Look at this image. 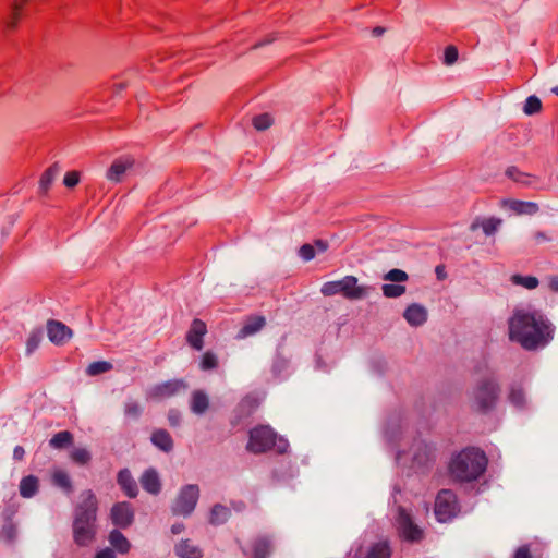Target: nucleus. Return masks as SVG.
Wrapping results in <instances>:
<instances>
[{
    "mask_svg": "<svg viewBox=\"0 0 558 558\" xmlns=\"http://www.w3.org/2000/svg\"><path fill=\"white\" fill-rule=\"evenodd\" d=\"M509 339L526 351L548 345L555 335V326L539 311L517 310L509 318Z\"/></svg>",
    "mask_w": 558,
    "mask_h": 558,
    "instance_id": "nucleus-1",
    "label": "nucleus"
},
{
    "mask_svg": "<svg viewBox=\"0 0 558 558\" xmlns=\"http://www.w3.org/2000/svg\"><path fill=\"white\" fill-rule=\"evenodd\" d=\"M78 499L73 513V542L78 547H88L96 539L98 501L90 489L82 492Z\"/></svg>",
    "mask_w": 558,
    "mask_h": 558,
    "instance_id": "nucleus-2",
    "label": "nucleus"
},
{
    "mask_svg": "<svg viewBox=\"0 0 558 558\" xmlns=\"http://www.w3.org/2000/svg\"><path fill=\"white\" fill-rule=\"evenodd\" d=\"M487 458L476 448H466L453 456L449 463L450 476L460 483L476 481L486 470Z\"/></svg>",
    "mask_w": 558,
    "mask_h": 558,
    "instance_id": "nucleus-3",
    "label": "nucleus"
},
{
    "mask_svg": "<svg viewBox=\"0 0 558 558\" xmlns=\"http://www.w3.org/2000/svg\"><path fill=\"white\" fill-rule=\"evenodd\" d=\"M500 384L494 375L480 377L468 392L470 409L478 414H487L495 410L500 397Z\"/></svg>",
    "mask_w": 558,
    "mask_h": 558,
    "instance_id": "nucleus-4",
    "label": "nucleus"
},
{
    "mask_svg": "<svg viewBox=\"0 0 558 558\" xmlns=\"http://www.w3.org/2000/svg\"><path fill=\"white\" fill-rule=\"evenodd\" d=\"M369 287L359 286L357 278L345 276L337 281H329L323 284L320 292L325 296L342 294L349 300H362L368 295Z\"/></svg>",
    "mask_w": 558,
    "mask_h": 558,
    "instance_id": "nucleus-5",
    "label": "nucleus"
},
{
    "mask_svg": "<svg viewBox=\"0 0 558 558\" xmlns=\"http://www.w3.org/2000/svg\"><path fill=\"white\" fill-rule=\"evenodd\" d=\"M199 498V488L196 484L184 485L172 501L171 511L174 515L189 517L195 509Z\"/></svg>",
    "mask_w": 558,
    "mask_h": 558,
    "instance_id": "nucleus-6",
    "label": "nucleus"
},
{
    "mask_svg": "<svg viewBox=\"0 0 558 558\" xmlns=\"http://www.w3.org/2000/svg\"><path fill=\"white\" fill-rule=\"evenodd\" d=\"M277 434L266 425H259L250 430L246 449L252 453H263L270 450L276 442Z\"/></svg>",
    "mask_w": 558,
    "mask_h": 558,
    "instance_id": "nucleus-7",
    "label": "nucleus"
},
{
    "mask_svg": "<svg viewBox=\"0 0 558 558\" xmlns=\"http://www.w3.org/2000/svg\"><path fill=\"white\" fill-rule=\"evenodd\" d=\"M412 466L417 470L427 469L436 457V448L434 444L427 442L425 439H415L411 446Z\"/></svg>",
    "mask_w": 558,
    "mask_h": 558,
    "instance_id": "nucleus-8",
    "label": "nucleus"
},
{
    "mask_svg": "<svg viewBox=\"0 0 558 558\" xmlns=\"http://www.w3.org/2000/svg\"><path fill=\"white\" fill-rule=\"evenodd\" d=\"M459 510L454 493L442 489L438 493L435 501V515L439 522H447L452 519Z\"/></svg>",
    "mask_w": 558,
    "mask_h": 558,
    "instance_id": "nucleus-9",
    "label": "nucleus"
},
{
    "mask_svg": "<svg viewBox=\"0 0 558 558\" xmlns=\"http://www.w3.org/2000/svg\"><path fill=\"white\" fill-rule=\"evenodd\" d=\"M47 336L53 344L63 345L73 337V331L65 324L49 319L47 322Z\"/></svg>",
    "mask_w": 558,
    "mask_h": 558,
    "instance_id": "nucleus-10",
    "label": "nucleus"
},
{
    "mask_svg": "<svg viewBox=\"0 0 558 558\" xmlns=\"http://www.w3.org/2000/svg\"><path fill=\"white\" fill-rule=\"evenodd\" d=\"M110 515L112 523L122 529L130 526L134 521V510L126 501L113 505Z\"/></svg>",
    "mask_w": 558,
    "mask_h": 558,
    "instance_id": "nucleus-11",
    "label": "nucleus"
},
{
    "mask_svg": "<svg viewBox=\"0 0 558 558\" xmlns=\"http://www.w3.org/2000/svg\"><path fill=\"white\" fill-rule=\"evenodd\" d=\"M397 521L400 533L405 539L418 541L422 537L421 529L414 524L411 515L403 508H399Z\"/></svg>",
    "mask_w": 558,
    "mask_h": 558,
    "instance_id": "nucleus-12",
    "label": "nucleus"
},
{
    "mask_svg": "<svg viewBox=\"0 0 558 558\" xmlns=\"http://www.w3.org/2000/svg\"><path fill=\"white\" fill-rule=\"evenodd\" d=\"M403 317L410 326L418 327L426 323L428 313L422 304L412 303L404 310Z\"/></svg>",
    "mask_w": 558,
    "mask_h": 558,
    "instance_id": "nucleus-13",
    "label": "nucleus"
},
{
    "mask_svg": "<svg viewBox=\"0 0 558 558\" xmlns=\"http://www.w3.org/2000/svg\"><path fill=\"white\" fill-rule=\"evenodd\" d=\"M206 324L201 319H194L187 331L186 341L193 349L201 351L204 345L203 337L206 335Z\"/></svg>",
    "mask_w": 558,
    "mask_h": 558,
    "instance_id": "nucleus-14",
    "label": "nucleus"
},
{
    "mask_svg": "<svg viewBox=\"0 0 558 558\" xmlns=\"http://www.w3.org/2000/svg\"><path fill=\"white\" fill-rule=\"evenodd\" d=\"M133 163L134 160L129 157L114 160L106 173L107 180L114 183L120 182Z\"/></svg>",
    "mask_w": 558,
    "mask_h": 558,
    "instance_id": "nucleus-15",
    "label": "nucleus"
},
{
    "mask_svg": "<svg viewBox=\"0 0 558 558\" xmlns=\"http://www.w3.org/2000/svg\"><path fill=\"white\" fill-rule=\"evenodd\" d=\"M140 483L144 490L151 495H158L161 490V482L158 472L150 468L144 471L140 478Z\"/></svg>",
    "mask_w": 558,
    "mask_h": 558,
    "instance_id": "nucleus-16",
    "label": "nucleus"
},
{
    "mask_svg": "<svg viewBox=\"0 0 558 558\" xmlns=\"http://www.w3.org/2000/svg\"><path fill=\"white\" fill-rule=\"evenodd\" d=\"M117 482L128 497L135 498L137 496V483L133 478L129 469H123L119 471Z\"/></svg>",
    "mask_w": 558,
    "mask_h": 558,
    "instance_id": "nucleus-17",
    "label": "nucleus"
},
{
    "mask_svg": "<svg viewBox=\"0 0 558 558\" xmlns=\"http://www.w3.org/2000/svg\"><path fill=\"white\" fill-rule=\"evenodd\" d=\"M187 388V384L183 379H173L165 381L155 388L156 395L159 397L169 398L180 391H184Z\"/></svg>",
    "mask_w": 558,
    "mask_h": 558,
    "instance_id": "nucleus-18",
    "label": "nucleus"
},
{
    "mask_svg": "<svg viewBox=\"0 0 558 558\" xmlns=\"http://www.w3.org/2000/svg\"><path fill=\"white\" fill-rule=\"evenodd\" d=\"M150 441L156 448L166 453L171 452L173 450V439L166 429L160 428L154 430L150 436Z\"/></svg>",
    "mask_w": 558,
    "mask_h": 558,
    "instance_id": "nucleus-19",
    "label": "nucleus"
},
{
    "mask_svg": "<svg viewBox=\"0 0 558 558\" xmlns=\"http://www.w3.org/2000/svg\"><path fill=\"white\" fill-rule=\"evenodd\" d=\"M266 324V319L264 316H251L248 317L242 328L238 332L239 339H244L250 337L256 332H258Z\"/></svg>",
    "mask_w": 558,
    "mask_h": 558,
    "instance_id": "nucleus-20",
    "label": "nucleus"
},
{
    "mask_svg": "<svg viewBox=\"0 0 558 558\" xmlns=\"http://www.w3.org/2000/svg\"><path fill=\"white\" fill-rule=\"evenodd\" d=\"M209 408V397L203 390H194L191 395L190 409L196 415H203Z\"/></svg>",
    "mask_w": 558,
    "mask_h": 558,
    "instance_id": "nucleus-21",
    "label": "nucleus"
},
{
    "mask_svg": "<svg viewBox=\"0 0 558 558\" xmlns=\"http://www.w3.org/2000/svg\"><path fill=\"white\" fill-rule=\"evenodd\" d=\"M507 399L510 402V404L517 408L518 410H524L526 408V392L520 384H512L509 387Z\"/></svg>",
    "mask_w": 558,
    "mask_h": 558,
    "instance_id": "nucleus-22",
    "label": "nucleus"
},
{
    "mask_svg": "<svg viewBox=\"0 0 558 558\" xmlns=\"http://www.w3.org/2000/svg\"><path fill=\"white\" fill-rule=\"evenodd\" d=\"M501 223H502L501 219L495 218V217H490V218L483 219L481 221L480 220H475L474 222L471 223L470 230L471 231H475L478 228H482V230L485 233V235L490 236L495 232H497V230L499 229Z\"/></svg>",
    "mask_w": 558,
    "mask_h": 558,
    "instance_id": "nucleus-23",
    "label": "nucleus"
},
{
    "mask_svg": "<svg viewBox=\"0 0 558 558\" xmlns=\"http://www.w3.org/2000/svg\"><path fill=\"white\" fill-rule=\"evenodd\" d=\"M39 487L38 478L34 475L24 476L20 482V495L23 498H32L34 497Z\"/></svg>",
    "mask_w": 558,
    "mask_h": 558,
    "instance_id": "nucleus-24",
    "label": "nucleus"
},
{
    "mask_svg": "<svg viewBox=\"0 0 558 558\" xmlns=\"http://www.w3.org/2000/svg\"><path fill=\"white\" fill-rule=\"evenodd\" d=\"M174 551L180 558L202 557L199 548L194 546L189 539H182L179 544H177Z\"/></svg>",
    "mask_w": 558,
    "mask_h": 558,
    "instance_id": "nucleus-25",
    "label": "nucleus"
},
{
    "mask_svg": "<svg viewBox=\"0 0 558 558\" xmlns=\"http://www.w3.org/2000/svg\"><path fill=\"white\" fill-rule=\"evenodd\" d=\"M74 441L73 434L69 430H62L54 434L50 440L49 446L56 450H62L70 447Z\"/></svg>",
    "mask_w": 558,
    "mask_h": 558,
    "instance_id": "nucleus-26",
    "label": "nucleus"
},
{
    "mask_svg": "<svg viewBox=\"0 0 558 558\" xmlns=\"http://www.w3.org/2000/svg\"><path fill=\"white\" fill-rule=\"evenodd\" d=\"M61 167L56 162L43 173L39 181V191L41 193H47L56 178L59 175Z\"/></svg>",
    "mask_w": 558,
    "mask_h": 558,
    "instance_id": "nucleus-27",
    "label": "nucleus"
},
{
    "mask_svg": "<svg viewBox=\"0 0 558 558\" xmlns=\"http://www.w3.org/2000/svg\"><path fill=\"white\" fill-rule=\"evenodd\" d=\"M108 539L110 545L119 553L126 554L130 550V542L119 530H112Z\"/></svg>",
    "mask_w": 558,
    "mask_h": 558,
    "instance_id": "nucleus-28",
    "label": "nucleus"
},
{
    "mask_svg": "<svg viewBox=\"0 0 558 558\" xmlns=\"http://www.w3.org/2000/svg\"><path fill=\"white\" fill-rule=\"evenodd\" d=\"M509 208L518 215H535L539 210L536 203L524 201H510Z\"/></svg>",
    "mask_w": 558,
    "mask_h": 558,
    "instance_id": "nucleus-29",
    "label": "nucleus"
},
{
    "mask_svg": "<svg viewBox=\"0 0 558 558\" xmlns=\"http://www.w3.org/2000/svg\"><path fill=\"white\" fill-rule=\"evenodd\" d=\"M230 515H231V511L228 507H226L221 504H216L211 508L209 522L213 525H220V524L226 523L229 520Z\"/></svg>",
    "mask_w": 558,
    "mask_h": 558,
    "instance_id": "nucleus-30",
    "label": "nucleus"
},
{
    "mask_svg": "<svg viewBox=\"0 0 558 558\" xmlns=\"http://www.w3.org/2000/svg\"><path fill=\"white\" fill-rule=\"evenodd\" d=\"M391 550L386 541L373 544L366 551L364 558H390Z\"/></svg>",
    "mask_w": 558,
    "mask_h": 558,
    "instance_id": "nucleus-31",
    "label": "nucleus"
},
{
    "mask_svg": "<svg viewBox=\"0 0 558 558\" xmlns=\"http://www.w3.org/2000/svg\"><path fill=\"white\" fill-rule=\"evenodd\" d=\"M52 483L68 494L73 490L72 481L69 474L63 470H57L52 474Z\"/></svg>",
    "mask_w": 558,
    "mask_h": 558,
    "instance_id": "nucleus-32",
    "label": "nucleus"
},
{
    "mask_svg": "<svg viewBox=\"0 0 558 558\" xmlns=\"http://www.w3.org/2000/svg\"><path fill=\"white\" fill-rule=\"evenodd\" d=\"M124 415L132 421H136L143 413L142 404L133 399H129L123 404Z\"/></svg>",
    "mask_w": 558,
    "mask_h": 558,
    "instance_id": "nucleus-33",
    "label": "nucleus"
},
{
    "mask_svg": "<svg viewBox=\"0 0 558 558\" xmlns=\"http://www.w3.org/2000/svg\"><path fill=\"white\" fill-rule=\"evenodd\" d=\"M511 282L515 286H521L527 290H533L538 287V279L535 276H522V275H512Z\"/></svg>",
    "mask_w": 558,
    "mask_h": 558,
    "instance_id": "nucleus-34",
    "label": "nucleus"
},
{
    "mask_svg": "<svg viewBox=\"0 0 558 558\" xmlns=\"http://www.w3.org/2000/svg\"><path fill=\"white\" fill-rule=\"evenodd\" d=\"M70 459L77 465H86L92 460V453L86 448H74L70 452Z\"/></svg>",
    "mask_w": 558,
    "mask_h": 558,
    "instance_id": "nucleus-35",
    "label": "nucleus"
},
{
    "mask_svg": "<svg viewBox=\"0 0 558 558\" xmlns=\"http://www.w3.org/2000/svg\"><path fill=\"white\" fill-rule=\"evenodd\" d=\"M271 544L267 537H259L254 543V558H267Z\"/></svg>",
    "mask_w": 558,
    "mask_h": 558,
    "instance_id": "nucleus-36",
    "label": "nucleus"
},
{
    "mask_svg": "<svg viewBox=\"0 0 558 558\" xmlns=\"http://www.w3.org/2000/svg\"><path fill=\"white\" fill-rule=\"evenodd\" d=\"M43 340V331L41 329H34L31 331L27 341L25 352L27 355L33 354L39 347Z\"/></svg>",
    "mask_w": 558,
    "mask_h": 558,
    "instance_id": "nucleus-37",
    "label": "nucleus"
},
{
    "mask_svg": "<svg viewBox=\"0 0 558 558\" xmlns=\"http://www.w3.org/2000/svg\"><path fill=\"white\" fill-rule=\"evenodd\" d=\"M384 296L388 299H396L403 295L407 291L405 286L399 283H385L381 287Z\"/></svg>",
    "mask_w": 558,
    "mask_h": 558,
    "instance_id": "nucleus-38",
    "label": "nucleus"
},
{
    "mask_svg": "<svg viewBox=\"0 0 558 558\" xmlns=\"http://www.w3.org/2000/svg\"><path fill=\"white\" fill-rule=\"evenodd\" d=\"M383 279L385 281H389L390 283L401 284L402 282H405L409 279V275L402 269L393 268L387 271L383 276Z\"/></svg>",
    "mask_w": 558,
    "mask_h": 558,
    "instance_id": "nucleus-39",
    "label": "nucleus"
},
{
    "mask_svg": "<svg viewBox=\"0 0 558 558\" xmlns=\"http://www.w3.org/2000/svg\"><path fill=\"white\" fill-rule=\"evenodd\" d=\"M112 368V364L107 361H96L87 366L86 373L89 376L104 374Z\"/></svg>",
    "mask_w": 558,
    "mask_h": 558,
    "instance_id": "nucleus-40",
    "label": "nucleus"
},
{
    "mask_svg": "<svg viewBox=\"0 0 558 558\" xmlns=\"http://www.w3.org/2000/svg\"><path fill=\"white\" fill-rule=\"evenodd\" d=\"M541 109H542V101L537 96L532 95L526 98L524 107H523V112L525 114H527V116L535 114V113L539 112Z\"/></svg>",
    "mask_w": 558,
    "mask_h": 558,
    "instance_id": "nucleus-41",
    "label": "nucleus"
},
{
    "mask_svg": "<svg viewBox=\"0 0 558 558\" xmlns=\"http://www.w3.org/2000/svg\"><path fill=\"white\" fill-rule=\"evenodd\" d=\"M218 366V359L215 353L207 351L203 354L199 367L203 371H210Z\"/></svg>",
    "mask_w": 558,
    "mask_h": 558,
    "instance_id": "nucleus-42",
    "label": "nucleus"
},
{
    "mask_svg": "<svg viewBox=\"0 0 558 558\" xmlns=\"http://www.w3.org/2000/svg\"><path fill=\"white\" fill-rule=\"evenodd\" d=\"M256 408H257L256 400L254 398L246 397L240 402L238 410H239L241 416H247L251 413H253Z\"/></svg>",
    "mask_w": 558,
    "mask_h": 558,
    "instance_id": "nucleus-43",
    "label": "nucleus"
},
{
    "mask_svg": "<svg viewBox=\"0 0 558 558\" xmlns=\"http://www.w3.org/2000/svg\"><path fill=\"white\" fill-rule=\"evenodd\" d=\"M272 118L268 113L256 116L253 119V125L257 131H265L272 125Z\"/></svg>",
    "mask_w": 558,
    "mask_h": 558,
    "instance_id": "nucleus-44",
    "label": "nucleus"
},
{
    "mask_svg": "<svg viewBox=\"0 0 558 558\" xmlns=\"http://www.w3.org/2000/svg\"><path fill=\"white\" fill-rule=\"evenodd\" d=\"M506 174L511 180L519 182L521 184H529V175L526 173L521 172L515 167H510L507 169Z\"/></svg>",
    "mask_w": 558,
    "mask_h": 558,
    "instance_id": "nucleus-45",
    "label": "nucleus"
},
{
    "mask_svg": "<svg viewBox=\"0 0 558 558\" xmlns=\"http://www.w3.org/2000/svg\"><path fill=\"white\" fill-rule=\"evenodd\" d=\"M458 57H459L458 49L454 46L450 45V46L446 47V49H445L442 62L446 65H452L457 62Z\"/></svg>",
    "mask_w": 558,
    "mask_h": 558,
    "instance_id": "nucleus-46",
    "label": "nucleus"
},
{
    "mask_svg": "<svg viewBox=\"0 0 558 558\" xmlns=\"http://www.w3.org/2000/svg\"><path fill=\"white\" fill-rule=\"evenodd\" d=\"M299 255L304 262H310L315 257V247L311 244H303L299 250Z\"/></svg>",
    "mask_w": 558,
    "mask_h": 558,
    "instance_id": "nucleus-47",
    "label": "nucleus"
},
{
    "mask_svg": "<svg viewBox=\"0 0 558 558\" xmlns=\"http://www.w3.org/2000/svg\"><path fill=\"white\" fill-rule=\"evenodd\" d=\"M80 182V173L76 171L66 172L63 179V183L66 187H74Z\"/></svg>",
    "mask_w": 558,
    "mask_h": 558,
    "instance_id": "nucleus-48",
    "label": "nucleus"
},
{
    "mask_svg": "<svg viewBox=\"0 0 558 558\" xmlns=\"http://www.w3.org/2000/svg\"><path fill=\"white\" fill-rule=\"evenodd\" d=\"M168 422L170 426L178 427L181 423V413L175 409L170 410L168 412Z\"/></svg>",
    "mask_w": 558,
    "mask_h": 558,
    "instance_id": "nucleus-49",
    "label": "nucleus"
},
{
    "mask_svg": "<svg viewBox=\"0 0 558 558\" xmlns=\"http://www.w3.org/2000/svg\"><path fill=\"white\" fill-rule=\"evenodd\" d=\"M513 558H533L529 545L520 546L515 550Z\"/></svg>",
    "mask_w": 558,
    "mask_h": 558,
    "instance_id": "nucleus-50",
    "label": "nucleus"
},
{
    "mask_svg": "<svg viewBox=\"0 0 558 558\" xmlns=\"http://www.w3.org/2000/svg\"><path fill=\"white\" fill-rule=\"evenodd\" d=\"M533 240L536 244H542V243H545V242H549L551 241V236H549L546 232L544 231H536L534 234H533Z\"/></svg>",
    "mask_w": 558,
    "mask_h": 558,
    "instance_id": "nucleus-51",
    "label": "nucleus"
},
{
    "mask_svg": "<svg viewBox=\"0 0 558 558\" xmlns=\"http://www.w3.org/2000/svg\"><path fill=\"white\" fill-rule=\"evenodd\" d=\"M315 247V253L318 252V253H324L327 251L328 248V243L326 241H323V240H316L314 242V245Z\"/></svg>",
    "mask_w": 558,
    "mask_h": 558,
    "instance_id": "nucleus-52",
    "label": "nucleus"
},
{
    "mask_svg": "<svg viewBox=\"0 0 558 558\" xmlns=\"http://www.w3.org/2000/svg\"><path fill=\"white\" fill-rule=\"evenodd\" d=\"M95 558H116L114 551L111 548H105L98 551Z\"/></svg>",
    "mask_w": 558,
    "mask_h": 558,
    "instance_id": "nucleus-53",
    "label": "nucleus"
},
{
    "mask_svg": "<svg viewBox=\"0 0 558 558\" xmlns=\"http://www.w3.org/2000/svg\"><path fill=\"white\" fill-rule=\"evenodd\" d=\"M548 287L553 292H558V276L548 277Z\"/></svg>",
    "mask_w": 558,
    "mask_h": 558,
    "instance_id": "nucleus-54",
    "label": "nucleus"
},
{
    "mask_svg": "<svg viewBox=\"0 0 558 558\" xmlns=\"http://www.w3.org/2000/svg\"><path fill=\"white\" fill-rule=\"evenodd\" d=\"M435 272H436V276L439 280H444L446 279L447 277V272L445 270V266L444 265H438L436 266L435 268Z\"/></svg>",
    "mask_w": 558,
    "mask_h": 558,
    "instance_id": "nucleus-55",
    "label": "nucleus"
},
{
    "mask_svg": "<svg viewBox=\"0 0 558 558\" xmlns=\"http://www.w3.org/2000/svg\"><path fill=\"white\" fill-rule=\"evenodd\" d=\"M25 450L21 446H16L13 450V458L15 460H22L24 458Z\"/></svg>",
    "mask_w": 558,
    "mask_h": 558,
    "instance_id": "nucleus-56",
    "label": "nucleus"
},
{
    "mask_svg": "<svg viewBox=\"0 0 558 558\" xmlns=\"http://www.w3.org/2000/svg\"><path fill=\"white\" fill-rule=\"evenodd\" d=\"M184 530V524L182 523H175L171 526V532L173 534H180Z\"/></svg>",
    "mask_w": 558,
    "mask_h": 558,
    "instance_id": "nucleus-57",
    "label": "nucleus"
},
{
    "mask_svg": "<svg viewBox=\"0 0 558 558\" xmlns=\"http://www.w3.org/2000/svg\"><path fill=\"white\" fill-rule=\"evenodd\" d=\"M385 31L386 29L384 27L377 26V27L373 28L372 34L375 37H378V36H381L385 33Z\"/></svg>",
    "mask_w": 558,
    "mask_h": 558,
    "instance_id": "nucleus-58",
    "label": "nucleus"
},
{
    "mask_svg": "<svg viewBox=\"0 0 558 558\" xmlns=\"http://www.w3.org/2000/svg\"><path fill=\"white\" fill-rule=\"evenodd\" d=\"M275 40V37L274 36H269L268 38H266L265 40L258 43L255 45V48H258V47H262V46H265V45H268L270 43H272Z\"/></svg>",
    "mask_w": 558,
    "mask_h": 558,
    "instance_id": "nucleus-59",
    "label": "nucleus"
},
{
    "mask_svg": "<svg viewBox=\"0 0 558 558\" xmlns=\"http://www.w3.org/2000/svg\"><path fill=\"white\" fill-rule=\"evenodd\" d=\"M126 87V84L125 83H119V84H116L113 86L114 88V94L118 95L120 94L124 88Z\"/></svg>",
    "mask_w": 558,
    "mask_h": 558,
    "instance_id": "nucleus-60",
    "label": "nucleus"
},
{
    "mask_svg": "<svg viewBox=\"0 0 558 558\" xmlns=\"http://www.w3.org/2000/svg\"><path fill=\"white\" fill-rule=\"evenodd\" d=\"M362 555V549L360 548L359 550L355 551L354 554V557L356 558L357 556Z\"/></svg>",
    "mask_w": 558,
    "mask_h": 558,
    "instance_id": "nucleus-61",
    "label": "nucleus"
},
{
    "mask_svg": "<svg viewBox=\"0 0 558 558\" xmlns=\"http://www.w3.org/2000/svg\"><path fill=\"white\" fill-rule=\"evenodd\" d=\"M551 92H553L555 95H557V96H558V86L554 87V88L551 89Z\"/></svg>",
    "mask_w": 558,
    "mask_h": 558,
    "instance_id": "nucleus-62",
    "label": "nucleus"
}]
</instances>
